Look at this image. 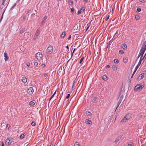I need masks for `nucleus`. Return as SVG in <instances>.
I'll return each mask as SVG.
<instances>
[{
  "label": "nucleus",
  "instance_id": "obj_29",
  "mask_svg": "<svg viewBox=\"0 0 146 146\" xmlns=\"http://www.w3.org/2000/svg\"><path fill=\"white\" fill-rule=\"evenodd\" d=\"M73 2L72 0H68V4L70 5H71L73 4Z\"/></svg>",
  "mask_w": 146,
  "mask_h": 146
},
{
  "label": "nucleus",
  "instance_id": "obj_17",
  "mask_svg": "<svg viewBox=\"0 0 146 146\" xmlns=\"http://www.w3.org/2000/svg\"><path fill=\"white\" fill-rule=\"evenodd\" d=\"M85 123H88L90 125H91L92 124V123L91 121L89 119H86L85 121Z\"/></svg>",
  "mask_w": 146,
  "mask_h": 146
},
{
  "label": "nucleus",
  "instance_id": "obj_46",
  "mask_svg": "<svg viewBox=\"0 0 146 146\" xmlns=\"http://www.w3.org/2000/svg\"><path fill=\"white\" fill-rule=\"evenodd\" d=\"M117 33V31H116V33H115V34H114V36H113V37H117V35H116V34Z\"/></svg>",
  "mask_w": 146,
  "mask_h": 146
},
{
  "label": "nucleus",
  "instance_id": "obj_18",
  "mask_svg": "<svg viewBox=\"0 0 146 146\" xmlns=\"http://www.w3.org/2000/svg\"><path fill=\"white\" fill-rule=\"evenodd\" d=\"M21 80L23 82L26 83L27 81V79L26 77H23L22 78Z\"/></svg>",
  "mask_w": 146,
  "mask_h": 146
},
{
  "label": "nucleus",
  "instance_id": "obj_25",
  "mask_svg": "<svg viewBox=\"0 0 146 146\" xmlns=\"http://www.w3.org/2000/svg\"><path fill=\"white\" fill-rule=\"evenodd\" d=\"M96 99H97V97H94V98H93V99L92 100V102H93L94 103H96Z\"/></svg>",
  "mask_w": 146,
  "mask_h": 146
},
{
  "label": "nucleus",
  "instance_id": "obj_5",
  "mask_svg": "<svg viewBox=\"0 0 146 146\" xmlns=\"http://www.w3.org/2000/svg\"><path fill=\"white\" fill-rule=\"evenodd\" d=\"M12 142V140L11 139V138H8L6 140L5 145L7 146H9L11 145Z\"/></svg>",
  "mask_w": 146,
  "mask_h": 146
},
{
  "label": "nucleus",
  "instance_id": "obj_52",
  "mask_svg": "<svg viewBox=\"0 0 146 146\" xmlns=\"http://www.w3.org/2000/svg\"><path fill=\"white\" fill-rule=\"evenodd\" d=\"M106 68H110V66L109 65H107L106 66Z\"/></svg>",
  "mask_w": 146,
  "mask_h": 146
},
{
  "label": "nucleus",
  "instance_id": "obj_37",
  "mask_svg": "<svg viewBox=\"0 0 146 146\" xmlns=\"http://www.w3.org/2000/svg\"><path fill=\"white\" fill-rule=\"evenodd\" d=\"M10 127V125L9 124H7V125L6 126V129H7L8 130Z\"/></svg>",
  "mask_w": 146,
  "mask_h": 146
},
{
  "label": "nucleus",
  "instance_id": "obj_58",
  "mask_svg": "<svg viewBox=\"0 0 146 146\" xmlns=\"http://www.w3.org/2000/svg\"><path fill=\"white\" fill-rule=\"evenodd\" d=\"M56 90L55 91V92L52 95H53V96H54L55 94L56 93Z\"/></svg>",
  "mask_w": 146,
  "mask_h": 146
},
{
  "label": "nucleus",
  "instance_id": "obj_8",
  "mask_svg": "<svg viewBox=\"0 0 146 146\" xmlns=\"http://www.w3.org/2000/svg\"><path fill=\"white\" fill-rule=\"evenodd\" d=\"M42 56V54L40 52L37 53L36 54V57L38 60H40Z\"/></svg>",
  "mask_w": 146,
  "mask_h": 146
},
{
  "label": "nucleus",
  "instance_id": "obj_39",
  "mask_svg": "<svg viewBox=\"0 0 146 146\" xmlns=\"http://www.w3.org/2000/svg\"><path fill=\"white\" fill-rule=\"evenodd\" d=\"M48 75V74L47 73H45L44 74V77H47Z\"/></svg>",
  "mask_w": 146,
  "mask_h": 146
},
{
  "label": "nucleus",
  "instance_id": "obj_43",
  "mask_svg": "<svg viewBox=\"0 0 146 146\" xmlns=\"http://www.w3.org/2000/svg\"><path fill=\"white\" fill-rule=\"evenodd\" d=\"M131 144H128L127 146H133V143L132 142H131Z\"/></svg>",
  "mask_w": 146,
  "mask_h": 146
},
{
  "label": "nucleus",
  "instance_id": "obj_28",
  "mask_svg": "<svg viewBox=\"0 0 146 146\" xmlns=\"http://www.w3.org/2000/svg\"><path fill=\"white\" fill-rule=\"evenodd\" d=\"M128 58L127 57L124 58H123V62L124 63L127 62L128 61Z\"/></svg>",
  "mask_w": 146,
  "mask_h": 146
},
{
  "label": "nucleus",
  "instance_id": "obj_23",
  "mask_svg": "<svg viewBox=\"0 0 146 146\" xmlns=\"http://www.w3.org/2000/svg\"><path fill=\"white\" fill-rule=\"evenodd\" d=\"M127 121V119H125V117H124L120 121V123H123Z\"/></svg>",
  "mask_w": 146,
  "mask_h": 146
},
{
  "label": "nucleus",
  "instance_id": "obj_3",
  "mask_svg": "<svg viewBox=\"0 0 146 146\" xmlns=\"http://www.w3.org/2000/svg\"><path fill=\"white\" fill-rule=\"evenodd\" d=\"M145 76H146V71H143L139 76L137 79L138 80H140Z\"/></svg>",
  "mask_w": 146,
  "mask_h": 146
},
{
  "label": "nucleus",
  "instance_id": "obj_49",
  "mask_svg": "<svg viewBox=\"0 0 146 146\" xmlns=\"http://www.w3.org/2000/svg\"><path fill=\"white\" fill-rule=\"evenodd\" d=\"M70 10L71 12L73 13V12H74V9L73 8H71Z\"/></svg>",
  "mask_w": 146,
  "mask_h": 146
},
{
  "label": "nucleus",
  "instance_id": "obj_38",
  "mask_svg": "<svg viewBox=\"0 0 146 146\" xmlns=\"http://www.w3.org/2000/svg\"><path fill=\"white\" fill-rule=\"evenodd\" d=\"M137 11L138 12H140L141 11V9L139 8L137 9Z\"/></svg>",
  "mask_w": 146,
  "mask_h": 146
},
{
  "label": "nucleus",
  "instance_id": "obj_50",
  "mask_svg": "<svg viewBox=\"0 0 146 146\" xmlns=\"http://www.w3.org/2000/svg\"><path fill=\"white\" fill-rule=\"evenodd\" d=\"M27 65L28 66H30V63L29 62H27Z\"/></svg>",
  "mask_w": 146,
  "mask_h": 146
},
{
  "label": "nucleus",
  "instance_id": "obj_7",
  "mask_svg": "<svg viewBox=\"0 0 146 146\" xmlns=\"http://www.w3.org/2000/svg\"><path fill=\"white\" fill-rule=\"evenodd\" d=\"M145 51V50H144L143 49H142V48H141L140 50L138 58H139L140 56H141L140 58H142L143 54H144Z\"/></svg>",
  "mask_w": 146,
  "mask_h": 146
},
{
  "label": "nucleus",
  "instance_id": "obj_51",
  "mask_svg": "<svg viewBox=\"0 0 146 146\" xmlns=\"http://www.w3.org/2000/svg\"><path fill=\"white\" fill-rule=\"evenodd\" d=\"M86 3H87L88 2V0H83Z\"/></svg>",
  "mask_w": 146,
  "mask_h": 146
},
{
  "label": "nucleus",
  "instance_id": "obj_12",
  "mask_svg": "<svg viewBox=\"0 0 146 146\" xmlns=\"http://www.w3.org/2000/svg\"><path fill=\"white\" fill-rule=\"evenodd\" d=\"M47 18V17L46 16H45L43 18L41 22V25H43L44 23L45 22V20Z\"/></svg>",
  "mask_w": 146,
  "mask_h": 146
},
{
  "label": "nucleus",
  "instance_id": "obj_13",
  "mask_svg": "<svg viewBox=\"0 0 146 146\" xmlns=\"http://www.w3.org/2000/svg\"><path fill=\"white\" fill-rule=\"evenodd\" d=\"M142 49L145 50H146V41H144L143 44V45L141 48Z\"/></svg>",
  "mask_w": 146,
  "mask_h": 146
},
{
  "label": "nucleus",
  "instance_id": "obj_14",
  "mask_svg": "<svg viewBox=\"0 0 146 146\" xmlns=\"http://www.w3.org/2000/svg\"><path fill=\"white\" fill-rule=\"evenodd\" d=\"M143 60V59H142L141 58H140V60L139 61V62L137 65V66H136L135 67L137 68H138L140 66L141 64V62L142 60Z\"/></svg>",
  "mask_w": 146,
  "mask_h": 146
},
{
  "label": "nucleus",
  "instance_id": "obj_24",
  "mask_svg": "<svg viewBox=\"0 0 146 146\" xmlns=\"http://www.w3.org/2000/svg\"><path fill=\"white\" fill-rule=\"evenodd\" d=\"M76 82L74 80L73 82V84H72V89L71 90H72V91L73 90V88L75 86V85L76 84Z\"/></svg>",
  "mask_w": 146,
  "mask_h": 146
},
{
  "label": "nucleus",
  "instance_id": "obj_4",
  "mask_svg": "<svg viewBox=\"0 0 146 146\" xmlns=\"http://www.w3.org/2000/svg\"><path fill=\"white\" fill-rule=\"evenodd\" d=\"M40 33V30L38 29L36 30V33H35L34 36V37L33 38V39L34 40H36V39L38 38V37L39 35V34Z\"/></svg>",
  "mask_w": 146,
  "mask_h": 146
},
{
  "label": "nucleus",
  "instance_id": "obj_2",
  "mask_svg": "<svg viewBox=\"0 0 146 146\" xmlns=\"http://www.w3.org/2000/svg\"><path fill=\"white\" fill-rule=\"evenodd\" d=\"M53 50V47L52 46H50L48 47L46 50V52L47 54H51L52 53Z\"/></svg>",
  "mask_w": 146,
  "mask_h": 146
},
{
  "label": "nucleus",
  "instance_id": "obj_63",
  "mask_svg": "<svg viewBox=\"0 0 146 146\" xmlns=\"http://www.w3.org/2000/svg\"><path fill=\"white\" fill-rule=\"evenodd\" d=\"M16 4L15 3V4L14 5H13V7H14L15 6H16Z\"/></svg>",
  "mask_w": 146,
  "mask_h": 146
},
{
  "label": "nucleus",
  "instance_id": "obj_9",
  "mask_svg": "<svg viewBox=\"0 0 146 146\" xmlns=\"http://www.w3.org/2000/svg\"><path fill=\"white\" fill-rule=\"evenodd\" d=\"M33 92L34 90L32 87L29 88L27 90V93L29 95H32Z\"/></svg>",
  "mask_w": 146,
  "mask_h": 146
},
{
  "label": "nucleus",
  "instance_id": "obj_40",
  "mask_svg": "<svg viewBox=\"0 0 146 146\" xmlns=\"http://www.w3.org/2000/svg\"><path fill=\"white\" fill-rule=\"evenodd\" d=\"M25 31V30L24 29H22L20 31V33H22Z\"/></svg>",
  "mask_w": 146,
  "mask_h": 146
},
{
  "label": "nucleus",
  "instance_id": "obj_34",
  "mask_svg": "<svg viewBox=\"0 0 146 146\" xmlns=\"http://www.w3.org/2000/svg\"><path fill=\"white\" fill-rule=\"evenodd\" d=\"M135 19L137 20L139 18V16L138 15H136L135 16Z\"/></svg>",
  "mask_w": 146,
  "mask_h": 146
},
{
  "label": "nucleus",
  "instance_id": "obj_21",
  "mask_svg": "<svg viewBox=\"0 0 146 146\" xmlns=\"http://www.w3.org/2000/svg\"><path fill=\"white\" fill-rule=\"evenodd\" d=\"M110 17V15L108 14L106 15L105 17V19L106 21H107L108 20Z\"/></svg>",
  "mask_w": 146,
  "mask_h": 146
},
{
  "label": "nucleus",
  "instance_id": "obj_6",
  "mask_svg": "<svg viewBox=\"0 0 146 146\" xmlns=\"http://www.w3.org/2000/svg\"><path fill=\"white\" fill-rule=\"evenodd\" d=\"M85 9V7L83 6H82L81 7L80 9V10H79L77 12V14L78 15H79L80 14L83 13L84 12V11Z\"/></svg>",
  "mask_w": 146,
  "mask_h": 146
},
{
  "label": "nucleus",
  "instance_id": "obj_15",
  "mask_svg": "<svg viewBox=\"0 0 146 146\" xmlns=\"http://www.w3.org/2000/svg\"><path fill=\"white\" fill-rule=\"evenodd\" d=\"M35 102L36 101L35 100H33L29 102V105L31 106H33L35 104Z\"/></svg>",
  "mask_w": 146,
  "mask_h": 146
},
{
  "label": "nucleus",
  "instance_id": "obj_64",
  "mask_svg": "<svg viewBox=\"0 0 146 146\" xmlns=\"http://www.w3.org/2000/svg\"><path fill=\"white\" fill-rule=\"evenodd\" d=\"M146 53L145 54V55H144V57H143V58H142V59H143V58H144L145 57V56H146Z\"/></svg>",
  "mask_w": 146,
  "mask_h": 146
},
{
  "label": "nucleus",
  "instance_id": "obj_48",
  "mask_svg": "<svg viewBox=\"0 0 146 146\" xmlns=\"http://www.w3.org/2000/svg\"><path fill=\"white\" fill-rule=\"evenodd\" d=\"M76 50V49L75 48H74L72 53H71V55H72V56L73 55V53L75 50Z\"/></svg>",
  "mask_w": 146,
  "mask_h": 146
},
{
  "label": "nucleus",
  "instance_id": "obj_11",
  "mask_svg": "<svg viewBox=\"0 0 146 146\" xmlns=\"http://www.w3.org/2000/svg\"><path fill=\"white\" fill-rule=\"evenodd\" d=\"M4 60L5 61H7L8 60L9 57L7 55V53L5 52L4 53Z\"/></svg>",
  "mask_w": 146,
  "mask_h": 146
},
{
  "label": "nucleus",
  "instance_id": "obj_60",
  "mask_svg": "<svg viewBox=\"0 0 146 146\" xmlns=\"http://www.w3.org/2000/svg\"><path fill=\"white\" fill-rule=\"evenodd\" d=\"M6 0H3V5L4 3L5 2V1Z\"/></svg>",
  "mask_w": 146,
  "mask_h": 146
},
{
  "label": "nucleus",
  "instance_id": "obj_22",
  "mask_svg": "<svg viewBox=\"0 0 146 146\" xmlns=\"http://www.w3.org/2000/svg\"><path fill=\"white\" fill-rule=\"evenodd\" d=\"M86 114L88 116L91 117L92 116V113L90 112L87 111L86 113Z\"/></svg>",
  "mask_w": 146,
  "mask_h": 146
},
{
  "label": "nucleus",
  "instance_id": "obj_10",
  "mask_svg": "<svg viewBox=\"0 0 146 146\" xmlns=\"http://www.w3.org/2000/svg\"><path fill=\"white\" fill-rule=\"evenodd\" d=\"M123 96H121V97H120L119 99V101L117 103V106L116 108V109H117L118 107V106H119V105H120V103H121V102H122V99H123Z\"/></svg>",
  "mask_w": 146,
  "mask_h": 146
},
{
  "label": "nucleus",
  "instance_id": "obj_33",
  "mask_svg": "<svg viewBox=\"0 0 146 146\" xmlns=\"http://www.w3.org/2000/svg\"><path fill=\"white\" fill-rule=\"evenodd\" d=\"M25 136V135L24 134H22L20 136V137L21 139H22L24 138Z\"/></svg>",
  "mask_w": 146,
  "mask_h": 146
},
{
  "label": "nucleus",
  "instance_id": "obj_41",
  "mask_svg": "<svg viewBox=\"0 0 146 146\" xmlns=\"http://www.w3.org/2000/svg\"><path fill=\"white\" fill-rule=\"evenodd\" d=\"M137 69H138V68H136V67L135 68L134 71V72H133V74H135V72H136V71Z\"/></svg>",
  "mask_w": 146,
  "mask_h": 146
},
{
  "label": "nucleus",
  "instance_id": "obj_19",
  "mask_svg": "<svg viewBox=\"0 0 146 146\" xmlns=\"http://www.w3.org/2000/svg\"><path fill=\"white\" fill-rule=\"evenodd\" d=\"M118 68V66L117 65H113L112 66V68L114 70H117Z\"/></svg>",
  "mask_w": 146,
  "mask_h": 146
},
{
  "label": "nucleus",
  "instance_id": "obj_44",
  "mask_svg": "<svg viewBox=\"0 0 146 146\" xmlns=\"http://www.w3.org/2000/svg\"><path fill=\"white\" fill-rule=\"evenodd\" d=\"M38 64V62H35L34 63V65L36 66H37Z\"/></svg>",
  "mask_w": 146,
  "mask_h": 146
},
{
  "label": "nucleus",
  "instance_id": "obj_53",
  "mask_svg": "<svg viewBox=\"0 0 146 146\" xmlns=\"http://www.w3.org/2000/svg\"><path fill=\"white\" fill-rule=\"evenodd\" d=\"M54 97V96L53 95H52V96L50 97V98L49 100V101H50V100H51V99L53 98V97Z\"/></svg>",
  "mask_w": 146,
  "mask_h": 146
},
{
  "label": "nucleus",
  "instance_id": "obj_42",
  "mask_svg": "<svg viewBox=\"0 0 146 146\" xmlns=\"http://www.w3.org/2000/svg\"><path fill=\"white\" fill-rule=\"evenodd\" d=\"M80 145L78 142H76L74 144V146H79Z\"/></svg>",
  "mask_w": 146,
  "mask_h": 146
},
{
  "label": "nucleus",
  "instance_id": "obj_27",
  "mask_svg": "<svg viewBox=\"0 0 146 146\" xmlns=\"http://www.w3.org/2000/svg\"><path fill=\"white\" fill-rule=\"evenodd\" d=\"M122 46L124 49H126L127 48V45L126 44H122Z\"/></svg>",
  "mask_w": 146,
  "mask_h": 146
},
{
  "label": "nucleus",
  "instance_id": "obj_31",
  "mask_svg": "<svg viewBox=\"0 0 146 146\" xmlns=\"http://www.w3.org/2000/svg\"><path fill=\"white\" fill-rule=\"evenodd\" d=\"M114 62L115 63L117 64L119 62V60L117 59H115L114 60Z\"/></svg>",
  "mask_w": 146,
  "mask_h": 146
},
{
  "label": "nucleus",
  "instance_id": "obj_26",
  "mask_svg": "<svg viewBox=\"0 0 146 146\" xmlns=\"http://www.w3.org/2000/svg\"><path fill=\"white\" fill-rule=\"evenodd\" d=\"M102 79L104 80H108L107 77L106 76L104 75L102 76Z\"/></svg>",
  "mask_w": 146,
  "mask_h": 146
},
{
  "label": "nucleus",
  "instance_id": "obj_16",
  "mask_svg": "<svg viewBox=\"0 0 146 146\" xmlns=\"http://www.w3.org/2000/svg\"><path fill=\"white\" fill-rule=\"evenodd\" d=\"M124 117L125 118V119H127L128 121L130 118L131 115L130 114H128Z\"/></svg>",
  "mask_w": 146,
  "mask_h": 146
},
{
  "label": "nucleus",
  "instance_id": "obj_36",
  "mask_svg": "<svg viewBox=\"0 0 146 146\" xmlns=\"http://www.w3.org/2000/svg\"><path fill=\"white\" fill-rule=\"evenodd\" d=\"M31 125L33 126H35L36 125V123L34 121H32L31 123Z\"/></svg>",
  "mask_w": 146,
  "mask_h": 146
},
{
  "label": "nucleus",
  "instance_id": "obj_32",
  "mask_svg": "<svg viewBox=\"0 0 146 146\" xmlns=\"http://www.w3.org/2000/svg\"><path fill=\"white\" fill-rule=\"evenodd\" d=\"M120 137H117V138L116 139L115 141V142H117V141H119L120 139Z\"/></svg>",
  "mask_w": 146,
  "mask_h": 146
},
{
  "label": "nucleus",
  "instance_id": "obj_47",
  "mask_svg": "<svg viewBox=\"0 0 146 146\" xmlns=\"http://www.w3.org/2000/svg\"><path fill=\"white\" fill-rule=\"evenodd\" d=\"M41 66H42V67L43 68H44V67H45L46 66V65L44 64H42L41 65Z\"/></svg>",
  "mask_w": 146,
  "mask_h": 146
},
{
  "label": "nucleus",
  "instance_id": "obj_30",
  "mask_svg": "<svg viewBox=\"0 0 146 146\" xmlns=\"http://www.w3.org/2000/svg\"><path fill=\"white\" fill-rule=\"evenodd\" d=\"M84 56L82 57L81 58V59H80V62H79L80 64H81L82 63V61L83 60H84Z\"/></svg>",
  "mask_w": 146,
  "mask_h": 146
},
{
  "label": "nucleus",
  "instance_id": "obj_55",
  "mask_svg": "<svg viewBox=\"0 0 146 146\" xmlns=\"http://www.w3.org/2000/svg\"><path fill=\"white\" fill-rule=\"evenodd\" d=\"M1 146H4V144L3 142H1Z\"/></svg>",
  "mask_w": 146,
  "mask_h": 146
},
{
  "label": "nucleus",
  "instance_id": "obj_35",
  "mask_svg": "<svg viewBox=\"0 0 146 146\" xmlns=\"http://www.w3.org/2000/svg\"><path fill=\"white\" fill-rule=\"evenodd\" d=\"M119 53H120L122 54H123L124 53V51L123 50H119Z\"/></svg>",
  "mask_w": 146,
  "mask_h": 146
},
{
  "label": "nucleus",
  "instance_id": "obj_1",
  "mask_svg": "<svg viewBox=\"0 0 146 146\" xmlns=\"http://www.w3.org/2000/svg\"><path fill=\"white\" fill-rule=\"evenodd\" d=\"M144 86L141 84H138L135 86L134 90L135 92L140 91L143 88Z\"/></svg>",
  "mask_w": 146,
  "mask_h": 146
},
{
  "label": "nucleus",
  "instance_id": "obj_20",
  "mask_svg": "<svg viewBox=\"0 0 146 146\" xmlns=\"http://www.w3.org/2000/svg\"><path fill=\"white\" fill-rule=\"evenodd\" d=\"M66 35V33L65 31L64 32L62 33L60 36V37L61 38H64Z\"/></svg>",
  "mask_w": 146,
  "mask_h": 146
},
{
  "label": "nucleus",
  "instance_id": "obj_59",
  "mask_svg": "<svg viewBox=\"0 0 146 146\" xmlns=\"http://www.w3.org/2000/svg\"><path fill=\"white\" fill-rule=\"evenodd\" d=\"M23 19L25 20H26V17H25V16H24L23 17Z\"/></svg>",
  "mask_w": 146,
  "mask_h": 146
},
{
  "label": "nucleus",
  "instance_id": "obj_61",
  "mask_svg": "<svg viewBox=\"0 0 146 146\" xmlns=\"http://www.w3.org/2000/svg\"><path fill=\"white\" fill-rule=\"evenodd\" d=\"M3 13H3V14L2 15V16L1 18L0 21H1L2 20V19L3 18Z\"/></svg>",
  "mask_w": 146,
  "mask_h": 146
},
{
  "label": "nucleus",
  "instance_id": "obj_62",
  "mask_svg": "<svg viewBox=\"0 0 146 146\" xmlns=\"http://www.w3.org/2000/svg\"><path fill=\"white\" fill-rule=\"evenodd\" d=\"M66 48L68 49H69V47H68V46L67 45L66 46Z\"/></svg>",
  "mask_w": 146,
  "mask_h": 146
},
{
  "label": "nucleus",
  "instance_id": "obj_56",
  "mask_svg": "<svg viewBox=\"0 0 146 146\" xmlns=\"http://www.w3.org/2000/svg\"><path fill=\"white\" fill-rule=\"evenodd\" d=\"M71 38V35H70L69 37L68 38V40H70Z\"/></svg>",
  "mask_w": 146,
  "mask_h": 146
},
{
  "label": "nucleus",
  "instance_id": "obj_54",
  "mask_svg": "<svg viewBox=\"0 0 146 146\" xmlns=\"http://www.w3.org/2000/svg\"><path fill=\"white\" fill-rule=\"evenodd\" d=\"M139 1L142 3H144L145 2L144 0H139Z\"/></svg>",
  "mask_w": 146,
  "mask_h": 146
},
{
  "label": "nucleus",
  "instance_id": "obj_57",
  "mask_svg": "<svg viewBox=\"0 0 146 146\" xmlns=\"http://www.w3.org/2000/svg\"><path fill=\"white\" fill-rule=\"evenodd\" d=\"M31 13V11L30 10H28L27 12V13Z\"/></svg>",
  "mask_w": 146,
  "mask_h": 146
},
{
  "label": "nucleus",
  "instance_id": "obj_45",
  "mask_svg": "<svg viewBox=\"0 0 146 146\" xmlns=\"http://www.w3.org/2000/svg\"><path fill=\"white\" fill-rule=\"evenodd\" d=\"M70 96V94H68L67 95V96L66 97V99H68L69 98Z\"/></svg>",
  "mask_w": 146,
  "mask_h": 146
}]
</instances>
